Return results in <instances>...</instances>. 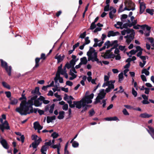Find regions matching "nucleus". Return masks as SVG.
<instances>
[{"mask_svg": "<svg viewBox=\"0 0 154 154\" xmlns=\"http://www.w3.org/2000/svg\"><path fill=\"white\" fill-rule=\"evenodd\" d=\"M6 116L4 114L2 115V118L0 119L1 124H0V127L5 128L6 130H10V127L7 121L6 120Z\"/></svg>", "mask_w": 154, "mask_h": 154, "instance_id": "nucleus-4", "label": "nucleus"}, {"mask_svg": "<svg viewBox=\"0 0 154 154\" xmlns=\"http://www.w3.org/2000/svg\"><path fill=\"white\" fill-rule=\"evenodd\" d=\"M89 37H87L85 38V42L84 44L86 45L89 44L90 42V41L89 39Z\"/></svg>", "mask_w": 154, "mask_h": 154, "instance_id": "nucleus-48", "label": "nucleus"}, {"mask_svg": "<svg viewBox=\"0 0 154 154\" xmlns=\"http://www.w3.org/2000/svg\"><path fill=\"white\" fill-rule=\"evenodd\" d=\"M1 65L2 66L4 67L8 73V75L9 76H10L11 74V66H9L8 67V66L7 63L4 61L2 60H1Z\"/></svg>", "mask_w": 154, "mask_h": 154, "instance_id": "nucleus-8", "label": "nucleus"}, {"mask_svg": "<svg viewBox=\"0 0 154 154\" xmlns=\"http://www.w3.org/2000/svg\"><path fill=\"white\" fill-rule=\"evenodd\" d=\"M132 26V25L130 24V23H124L123 25H122V29L123 28H127L128 27H131Z\"/></svg>", "mask_w": 154, "mask_h": 154, "instance_id": "nucleus-37", "label": "nucleus"}, {"mask_svg": "<svg viewBox=\"0 0 154 154\" xmlns=\"http://www.w3.org/2000/svg\"><path fill=\"white\" fill-rule=\"evenodd\" d=\"M119 49L121 51H123L124 52L126 51L125 46L119 45Z\"/></svg>", "mask_w": 154, "mask_h": 154, "instance_id": "nucleus-39", "label": "nucleus"}, {"mask_svg": "<svg viewBox=\"0 0 154 154\" xmlns=\"http://www.w3.org/2000/svg\"><path fill=\"white\" fill-rule=\"evenodd\" d=\"M40 98H41L42 103L43 102L45 104H48L50 102L49 101L45 100L44 97L42 96H40Z\"/></svg>", "mask_w": 154, "mask_h": 154, "instance_id": "nucleus-35", "label": "nucleus"}, {"mask_svg": "<svg viewBox=\"0 0 154 154\" xmlns=\"http://www.w3.org/2000/svg\"><path fill=\"white\" fill-rule=\"evenodd\" d=\"M66 84L67 85L71 86L73 85V83L72 82L69 81H67L66 82Z\"/></svg>", "mask_w": 154, "mask_h": 154, "instance_id": "nucleus-62", "label": "nucleus"}, {"mask_svg": "<svg viewBox=\"0 0 154 154\" xmlns=\"http://www.w3.org/2000/svg\"><path fill=\"white\" fill-rule=\"evenodd\" d=\"M48 148V146H47L46 145L43 146L41 149V152L42 154H46V152Z\"/></svg>", "mask_w": 154, "mask_h": 154, "instance_id": "nucleus-26", "label": "nucleus"}, {"mask_svg": "<svg viewBox=\"0 0 154 154\" xmlns=\"http://www.w3.org/2000/svg\"><path fill=\"white\" fill-rule=\"evenodd\" d=\"M33 125L34 128L35 130L39 128L40 129H42L43 128V127L41 126L39 123L37 122H34Z\"/></svg>", "mask_w": 154, "mask_h": 154, "instance_id": "nucleus-25", "label": "nucleus"}, {"mask_svg": "<svg viewBox=\"0 0 154 154\" xmlns=\"http://www.w3.org/2000/svg\"><path fill=\"white\" fill-rule=\"evenodd\" d=\"M81 62L80 63H81V64H84L85 65L87 63L88 61L87 59V58L85 57H83L82 58L80 59Z\"/></svg>", "mask_w": 154, "mask_h": 154, "instance_id": "nucleus-33", "label": "nucleus"}, {"mask_svg": "<svg viewBox=\"0 0 154 154\" xmlns=\"http://www.w3.org/2000/svg\"><path fill=\"white\" fill-rule=\"evenodd\" d=\"M136 48V49L135 50H131L129 53L127 52V54L130 57H131V55L135 54L138 51V50L141 49V47L140 46H137Z\"/></svg>", "mask_w": 154, "mask_h": 154, "instance_id": "nucleus-18", "label": "nucleus"}, {"mask_svg": "<svg viewBox=\"0 0 154 154\" xmlns=\"http://www.w3.org/2000/svg\"><path fill=\"white\" fill-rule=\"evenodd\" d=\"M143 51V49L141 48V49H140L138 50V51H139V52L137 53V56L138 57H140L141 56V55L142 54V51Z\"/></svg>", "mask_w": 154, "mask_h": 154, "instance_id": "nucleus-56", "label": "nucleus"}, {"mask_svg": "<svg viewBox=\"0 0 154 154\" xmlns=\"http://www.w3.org/2000/svg\"><path fill=\"white\" fill-rule=\"evenodd\" d=\"M78 60L77 59L76 60H74L73 59H72L70 62L69 63L70 64L71 66L72 67H74V66L75 65V62H76Z\"/></svg>", "mask_w": 154, "mask_h": 154, "instance_id": "nucleus-45", "label": "nucleus"}, {"mask_svg": "<svg viewBox=\"0 0 154 154\" xmlns=\"http://www.w3.org/2000/svg\"><path fill=\"white\" fill-rule=\"evenodd\" d=\"M61 74L62 75H63L65 78L66 79L68 78V75L67 73H66V69L65 68H64L63 69L60 70V71L58 72H57L56 75H60Z\"/></svg>", "mask_w": 154, "mask_h": 154, "instance_id": "nucleus-16", "label": "nucleus"}, {"mask_svg": "<svg viewBox=\"0 0 154 154\" xmlns=\"http://www.w3.org/2000/svg\"><path fill=\"white\" fill-rule=\"evenodd\" d=\"M68 108V104L65 103L63 105L62 107V109L64 110H67Z\"/></svg>", "mask_w": 154, "mask_h": 154, "instance_id": "nucleus-57", "label": "nucleus"}, {"mask_svg": "<svg viewBox=\"0 0 154 154\" xmlns=\"http://www.w3.org/2000/svg\"><path fill=\"white\" fill-rule=\"evenodd\" d=\"M133 32H134L133 29H124L121 32V33L122 35H125L126 33L130 34Z\"/></svg>", "mask_w": 154, "mask_h": 154, "instance_id": "nucleus-24", "label": "nucleus"}, {"mask_svg": "<svg viewBox=\"0 0 154 154\" xmlns=\"http://www.w3.org/2000/svg\"><path fill=\"white\" fill-rule=\"evenodd\" d=\"M64 99L65 100H67V99L70 100H72L74 99V98L71 96H67V97H64Z\"/></svg>", "mask_w": 154, "mask_h": 154, "instance_id": "nucleus-53", "label": "nucleus"}, {"mask_svg": "<svg viewBox=\"0 0 154 154\" xmlns=\"http://www.w3.org/2000/svg\"><path fill=\"white\" fill-rule=\"evenodd\" d=\"M72 143V146L73 147H74V148L77 147L79 146V143L76 141H73Z\"/></svg>", "mask_w": 154, "mask_h": 154, "instance_id": "nucleus-42", "label": "nucleus"}, {"mask_svg": "<svg viewBox=\"0 0 154 154\" xmlns=\"http://www.w3.org/2000/svg\"><path fill=\"white\" fill-rule=\"evenodd\" d=\"M141 27L142 29L146 28V30H147L148 31H150L151 27L148 26V25H143L141 26Z\"/></svg>", "mask_w": 154, "mask_h": 154, "instance_id": "nucleus-43", "label": "nucleus"}, {"mask_svg": "<svg viewBox=\"0 0 154 154\" xmlns=\"http://www.w3.org/2000/svg\"><path fill=\"white\" fill-rule=\"evenodd\" d=\"M111 89L108 87L106 88L105 90L104 89H101L100 91V93L98 94V96L95 99V101L94 102L95 104L100 103V104L103 103V107L104 108L105 107L106 104V99L103 100L102 102H100V100L103 99L106 95V92L108 93L111 91Z\"/></svg>", "mask_w": 154, "mask_h": 154, "instance_id": "nucleus-2", "label": "nucleus"}, {"mask_svg": "<svg viewBox=\"0 0 154 154\" xmlns=\"http://www.w3.org/2000/svg\"><path fill=\"white\" fill-rule=\"evenodd\" d=\"M86 35V32H84L82 33L80 35L79 38L82 39L84 38L85 37Z\"/></svg>", "mask_w": 154, "mask_h": 154, "instance_id": "nucleus-58", "label": "nucleus"}, {"mask_svg": "<svg viewBox=\"0 0 154 154\" xmlns=\"http://www.w3.org/2000/svg\"><path fill=\"white\" fill-rule=\"evenodd\" d=\"M151 116H152L151 115L148 114L146 113L141 114L140 115V117L142 118H149Z\"/></svg>", "mask_w": 154, "mask_h": 154, "instance_id": "nucleus-32", "label": "nucleus"}, {"mask_svg": "<svg viewBox=\"0 0 154 154\" xmlns=\"http://www.w3.org/2000/svg\"><path fill=\"white\" fill-rule=\"evenodd\" d=\"M115 82V80H111L110 81V82H104L102 85V87H105L106 86H108V88L111 89H114V84Z\"/></svg>", "mask_w": 154, "mask_h": 154, "instance_id": "nucleus-13", "label": "nucleus"}, {"mask_svg": "<svg viewBox=\"0 0 154 154\" xmlns=\"http://www.w3.org/2000/svg\"><path fill=\"white\" fill-rule=\"evenodd\" d=\"M51 136L53 137V138L54 139L57 138L58 137L59 134L56 132H54L51 134Z\"/></svg>", "mask_w": 154, "mask_h": 154, "instance_id": "nucleus-49", "label": "nucleus"}, {"mask_svg": "<svg viewBox=\"0 0 154 154\" xmlns=\"http://www.w3.org/2000/svg\"><path fill=\"white\" fill-rule=\"evenodd\" d=\"M119 33L118 32H114L113 31H109L108 33L107 36L110 37L111 36H114L119 35Z\"/></svg>", "mask_w": 154, "mask_h": 154, "instance_id": "nucleus-20", "label": "nucleus"}, {"mask_svg": "<svg viewBox=\"0 0 154 154\" xmlns=\"http://www.w3.org/2000/svg\"><path fill=\"white\" fill-rule=\"evenodd\" d=\"M117 42L118 41L117 40L113 41L111 42L107 41L105 42L104 45L99 49V51H101L105 49L106 48H108L111 47L113 46H115V45L116 44Z\"/></svg>", "mask_w": 154, "mask_h": 154, "instance_id": "nucleus-6", "label": "nucleus"}, {"mask_svg": "<svg viewBox=\"0 0 154 154\" xmlns=\"http://www.w3.org/2000/svg\"><path fill=\"white\" fill-rule=\"evenodd\" d=\"M123 23L121 22H118L117 23L114 25L115 26L117 29H122V25Z\"/></svg>", "mask_w": 154, "mask_h": 154, "instance_id": "nucleus-31", "label": "nucleus"}, {"mask_svg": "<svg viewBox=\"0 0 154 154\" xmlns=\"http://www.w3.org/2000/svg\"><path fill=\"white\" fill-rule=\"evenodd\" d=\"M65 57V56L63 54L62 55L61 54L59 55L58 54H57L55 56L54 58L57 59L58 63H59L63 60Z\"/></svg>", "mask_w": 154, "mask_h": 154, "instance_id": "nucleus-19", "label": "nucleus"}, {"mask_svg": "<svg viewBox=\"0 0 154 154\" xmlns=\"http://www.w3.org/2000/svg\"><path fill=\"white\" fill-rule=\"evenodd\" d=\"M109 76L105 75L104 77V82H110L109 81Z\"/></svg>", "mask_w": 154, "mask_h": 154, "instance_id": "nucleus-59", "label": "nucleus"}, {"mask_svg": "<svg viewBox=\"0 0 154 154\" xmlns=\"http://www.w3.org/2000/svg\"><path fill=\"white\" fill-rule=\"evenodd\" d=\"M82 103L83 102L82 101V99L79 101H74L73 103L74 105V107H75L78 109H81L82 107Z\"/></svg>", "mask_w": 154, "mask_h": 154, "instance_id": "nucleus-17", "label": "nucleus"}, {"mask_svg": "<svg viewBox=\"0 0 154 154\" xmlns=\"http://www.w3.org/2000/svg\"><path fill=\"white\" fill-rule=\"evenodd\" d=\"M123 3H122V4H121V5L120 6V7L119 10V12H121L122 11H124L125 10H127V11H130V9H128L127 8V7H125L124 9H123Z\"/></svg>", "mask_w": 154, "mask_h": 154, "instance_id": "nucleus-28", "label": "nucleus"}, {"mask_svg": "<svg viewBox=\"0 0 154 154\" xmlns=\"http://www.w3.org/2000/svg\"><path fill=\"white\" fill-rule=\"evenodd\" d=\"M59 114V115L57 117L58 119H63L64 117V112L63 111H60Z\"/></svg>", "mask_w": 154, "mask_h": 154, "instance_id": "nucleus-30", "label": "nucleus"}, {"mask_svg": "<svg viewBox=\"0 0 154 154\" xmlns=\"http://www.w3.org/2000/svg\"><path fill=\"white\" fill-rule=\"evenodd\" d=\"M76 73L77 72L76 71L75 68L72 67V69H70L69 73V75L71 76V77H69V79L70 80H72L75 79L77 77V75L76 74Z\"/></svg>", "mask_w": 154, "mask_h": 154, "instance_id": "nucleus-11", "label": "nucleus"}, {"mask_svg": "<svg viewBox=\"0 0 154 154\" xmlns=\"http://www.w3.org/2000/svg\"><path fill=\"white\" fill-rule=\"evenodd\" d=\"M52 144L51 141V140H50L48 142H45V145L48 146H51Z\"/></svg>", "mask_w": 154, "mask_h": 154, "instance_id": "nucleus-61", "label": "nucleus"}, {"mask_svg": "<svg viewBox=\"0 0 154 154\" xmlns=\"http://www.w3.org/2000/svg\"><path fill=\"white\" fill-rule=\"evenodd\" d=\"M89 91H86L85 97L82 99V101L83 102V103L85 104H89L91 103L92 102V99L93 98L94 96L93 94L92 93L90 95H88Z\"/></svg>", "mask_w": 154, "mask_h": 154, "instance_id": "nucleus-5", "label": "nucleus"}, {"mask_svg": "<svg viewBox=\"0 0 154 154\" xmlns=\"http://www.w3.org/2000/svg\"><path fill=\"white\" fill-rule=\"evenodd\" d=\"M51 147L53 148H54V149L57 148H57L59 147V148H60V143H59V144H58V145L56 144V145H53L52 146H51Z\"/></svg>", "mask_w": 154, "mask_h": 154, "instance_id": "nucleus-55", "label": "nucleus"}, {"mask_svg": "<svg viewBox=\"0 0 154 154\" xmlns=\"http://www.w3.org/2000/svg\"><path fill=\"white\" fill-rule=\"evenodd\" d=\"M115 48V46H114L110 49L107 50L105 53H102V56L105 58L108 59L112 57V56H114V55L111 53V51L112 50Z\"/></svg>", "mask_w": 154, "mask_h": 154, "instance_id": "nucleus-7", "label": "nucleus"}, {"mask_svg": "<svg viewBox=\"0 0 154 154\" xmlns=\"http://www.w3.org/2000/svg\"><path fill=\"white\" fill-rule=\"evenodd\" d=\"M39 88L36 87L34 90H33L31 91V93L35 95H40L41 93L39 91Z\"/></svg>", "mask_w": 154, "mask_h": 154, "instance_id": "nucleus-23", "label": "nucleus"}, {"mask_svg": "<svg viewBox=\"0 0 154 154\" xmlns=\"http://www.w3.org/2000/svg\"><path fill=\"white\" fill-rule=\"evenodd\" d=\"M87 55L88 56V61L91 60L92 62L96 61L97 63H101V61H99L97 58V52L93 47H90L89 50L87 53Z\"/></svg>", "mask_w": 154, "mask_h": 154, "instance_id": "nucleus-3", "label": "nucleus"}, {"mask_svg": "<svg viewBox=\"0 0 154 154\" xmlns=\"http://www.w3.org/2000/svg\"><path fill=\"white\" fill-rule=\"evenodd\" d=\"M109 5H106L104 8V11H107L109 10Z\"/></svg>", "mask_w": 154, "mask_h": 154, "instance_id": "nucleus-64", "label": "nucleus"}, {"mask_svg": "<svg viewBox=\"0 0 154 154\" xmlns=\"http://www.w3.org/2000/svg\"><path fill=\"white\" fill-rule=\"evenodd\" d=\"M9 100H10L9 104L13 105H16L18 102V100L13 97L10 98Z\"/></svg>", "mask_w": 154, "mask_h": 154, "instance_id": "nucleus-21", "label": "nucleus"}, {"mask_svg": "<svg viewBox=\"0 0 154 154\" xmlns=\"http://www.w3.org/2000/svg\"><path fill=\"white\" fill-rule=\"evenodd\" d=\"M56 78L57 79L60 83H63V79L62 77H60V75H56Z\"/></svg>", "mask_w": 154, "mask_h": 154, "instance_id": "nucleus-41", "label": "nucleus"}, {"mask_svg": "<svg viewBox=\"0 0 154 154\" xmlns=\"http://www.w3.org/2000/svg\"><path fill=\"white\" fill-rule=\"evenodd\" d=\"M55 105L54 104H52L49 107L50 109H49V112L51 113H52L53 112V111Z\"/></svg>", "mask_w": 154, "mask_h": 154, "instance_id": "nucleus-46", "label": "nucleus"}, {"mask_svg": "<svg viewBox=\"0 0 154 154\" xmlns=\"http://www.w3.org/2000/svg\"><path fill=\"white\" fill-rule=\"evenodd\" d=\"M128 16L127 14H124L121 15V20H123V19H127Z\"/></svg>", "mask_w": 154, "mask_h": 154, "instance_id": "nucleus-60", "label": "nucleus"}, {"mask_svg": "<svg viewBox=\"0 0 154 154\" xmlns=\"http://www.w3.org/2000/svg\"><path fill=\"white\" fill-rule=\"evenodd\" d=\"M0 143L3 147L5 149H8L9 148V146L6 140L3 139L1 136L0 138Z\"/></svg>", "mask_w": 154, "mask_h": 154, "instance_id": "nucleus-15", "label": "nucleus"}, {"mask_svg": "<svg viewBox=\"0 0 154 154\" xmlns=\"http://www.w3.org/2000/svg\"><path fill=\"white\" fill-rule=\"evenodd\" d=\"M67 103H69V106L71 108H73L74 107V105L73 102H72V100H70L67 99Z\"/></svg>", "mask_w": 154, "mask_h": 154, "instance_id": "nucleus-36", "label": "nucleus"}, {"mask_svg": "<svg viewBox=\"0 0 154 154\" xmlns=\"http://www.w3.org/2000/svg\"><path fill=\"white\" fill-rule=\"evenodd\" d=\"M82 109L81 111L82 112H84L88 108L86 106V104L85 103H83L82 107Z\"/></svg>", "mask_w": 154, "mask_h": 154, "instance_id": "nucleus-47", "label": "nucleus"}, {"mask_svg": "<svg viewBox=\"0 0 154 154\" xmlns=\"http://www.w3.org/2000/svg\"><path fill=\"white\" fill-rule=\"evenodd\" d=\"M148 128L149 129H146L147 131L154 139V129L152 127L150 126H148Z\"/></svg>", "mask_w": 154, "mask_h": 154, "instance_id": "nucleus-22", "label": "nucleus"}, {"mask_svg": "<svg viewBox=\"0 0 154 154\" xmlns=\"http://www.w3.org/2000/svg\"><path fill=\"white\" fill-rule=\"evenodd\" d=\"M142 74H145L147 76L149 75V72L145 69H144L142 70Z\"/></svg>", "mask_w": 154, "mask_h": 154, "instance_id": "nucleus-44", "label": "nucleus"}, {"mask_svg": "<svg viewBox=\"0 0 154 154\" xmlns=\"http://www.w3.org/2000/svg\"><path fill=\"white\" fill-rule=\"evenodd\" d=\"M132 94L135 97H136L137 96V92L135 90L134 88H133L132 90Z\"/></svg>", "mask_w": 154, "mask_h": 154, "instance_id": "nucleus-52", "label": "nucleus"}, {"mask_svg": "<svg viewBox=\"0 0 154 154\" xmlns=\"http://www.w3.org/2000/svg\"><path fill=\"white\" fill-rule=\"evenodd\" d=\"M123 79V73L122 72L119 75V81L121 82Z\"/></svg>", "mask_w": 154, "mask_h": 154, "instance_id": "nucleus-40", "label": "nucleus"}, {"mask_svg": "<svg viewBox=\"0 0 154 154\" xmlns=\"http://www.w3.org/2000/svg\"><path fill=\"white\" fill-rule=\"evenodd\" d=\"M105 120L108 121L119 120L117 117L114 116L113 117H107L105 119Z\"/></svg>", "mask_w": 154, "mask_h": 154, "instance_id": "nucleus-34", "label": "nucleus"}, {"mask_svg": "<svg viewBox=\"0 0 154 154\" xmlns=\"http://www.w3.org/2000/svg\"><path fill=\"white\" fill-rule=\"evenodd\" d=\"M2 83L3 86L5 88L9 89H10V86L6 82H2Z\"/></svg>", "mask_w": 154, "mask_h": 154, "instance_id": "nucleus-38", "label": "nucleus"}, {"mask_svg": "<svg viewBox=\"0 0 154 154\" xmlns=\"http://www.w3.org/2000/svg\"><path fill=\"white\" fill-rule=\"evenodd\" d=\"M37 140H35L33 142L32 144L30 145L29 147H30L32 146L33 149H35V151L37 150L36 148L39 145L40 142L42 141V139L41 138L38 137Z\"/></svg>", "mask_w": 154, "mask_h": 154, "instance_id": "nucleus-14", "label": "nucleus"}, {"mask_svg": "<svg viewBox=\"0 0 154 154\" xmlns=\"http://www.w3.org/2000/svg\"><path fill=\"white\" fill-rule=\"evenodd\" d=\"M56 117L55 116H48L47 117V122L48 123L52 122L55 119Z\"/></svg>", "mask_w": 154, "mask_h": 154, "instance_id": "nucleus-29", "label": "nucleus"}, {"mask_svg": "<svg viewBox=\"0 0 154 154\" xmlns=\"http://www.w3.org/2000/svg\"><path fill=\"white\" fill-rule=\"evenodd\" d=\"M146 8L145 5L143 3L141 2L140 4V13L142 14Z\"/></svg>", "mask_w": 154, "mask_h": 154, "instance_id": "nucleus-27", "label": "nucleus"}, {"mask_svg": "<svg viewBox=\"0 0 154 154\" xmlns=\"http://www.w3.org/2000/svg\"><path fill=\"white\" fill-rule=\"evenodd\" d=\"M54 96L57 97L58 99V101L61 100L62 98L58 94V93H56L54 94Z\"/></svg>", "mask_w": 154, "mask_h": 154, "instance_id": "nucleus-50", "label": "nucleus"}, {"mask_svg": "<svg viewBox=\"0 0 154 154\" xmlns=\"http://www.w3.org/2000/svg\"><path fill=\"white\" fill-rule=\"evenodd\" d=\"M5 93L8 98H11V93L10 91H6L5 92Z\"/></svg>", "mask_w": 154, "mask_h": 154, "instance_id": "nucleus-54", "label": "nucleus"}, {"mask_svg": "<svg viewBox=\"0 0 154 154\" xmlns=\"http://www.w3.org/2000/svg\"><path fill=\"white\" fill-rule=\"evenodd\" d=\"M45 55V54H41L40 58L37 57L35 59V65L33 67V69H34L35 68L38 67L39 66V62L40 59L45 60L46 59Z\"/></svg>", "mask_w": 154, "mask_h": 154, "instance_id": "nucleus-10", "label": "nucleus"}, {"mask_svg": "<svg viewBox=\"0 0 154 154\" xmlns=\"http://www.w3.org/2000/svg\"><path fill=\"white\" fill-rule=\"evenodd\" d=\"M37 95L34 96L24 104L21 103L20 106L16 108L15 111L22 115H26L33 112L36 113L38 109H33L32 106L34 105L36 107L40 106L42 104L40 97L38 98H37Z\"/></svg>", "mask_w": 154, "mask_h": 154, "instance_id": "nucleus-1", "label": "nucleus"}, {"mask_svg": "<svg viewBox=\"0 0 154 154\" xmlns=\"http://www.w3.org/2000/svg\"><path fill=\"white\" fill-rule=\"evenodd\" d=\"M130 34L129 35H127L124 37L125 38H126V42L128 44H129L134 39L135 33L134 32H133Z\"/></svg>", "mask_w": 154, "mask_h": 154, "instance_id": "nucleus-12", "label": "nucleus"}, {"mask_svg": "<svg viewBox=\"0 0 154 154\" xmlns=\"http://www.w3.org/2000/svg\"><path fill=\"white\" fill-rule=\"evenodd\" d=\"M146 11L147 13L151 15H152L153 14V12L152 10L148 9H146Z\"/></svg>", "mask_w": 154, "mask_h": 154, "instance_id": "nucleus-63", "label": "nucleus"}, {"mask_svg": "<svg viewBox=\"0 0 154 154\" xmlns=\"http://www.w3.org/2000/svg\"><path fill=\"white\" fill-rule=\"evenodd\" d=\"M125 7H127L128 9H130V11H134L135 9V5L131 1H125Z\"/></svg>", "mask_w": 154, "mask_h": 154, "instance_id": "nucleus-9", "label": "nucleus"}, {"mask_svg": "<svg viewBox=\"0 0 154 154\" xmlns=\"http://www.w3.org/2000/svg\"><path fill=\"white\" fill-rule=\"evenodd\" d=\"M96 27V25L94 23H92L91 24L90 28L89 29L93 30Z\"/></svg>", "mask_w": 154, "mask_h": 154, "instance_id": "nucleus-51", "label": "nucleus"}]
</instances>
